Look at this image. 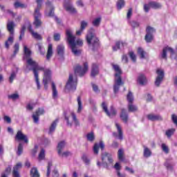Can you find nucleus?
<instances>
[{
  "instance_id": "e433bc0d",
  "label": "nucleus",
  "mask_w": 177,
  "mask_h": 177,
  "mask_svg": "<svg viewBox=\"0 0 177 177\" xmlns=\"http://www.w3.org/2000/svg\"><path fill=\"white\" fill-rule=\"evenodd\" d=\"M30 177H40L39 172L36 167H33L30 170Z\"/></svg>"
},
{
  "instance_id": "603ef678",
  "label": "nucleus",
  "mask_w": 177,
  "mask_h": 177,
  "mask_svg": "<svg viewBox=\"0 0 177 177\" xmlns=\"http://www.w3.org/2000/svg\"><path fill=\"white\" fill-rule=\"evenodd\" d=\"M153 38H154V36L153 35H146L145 39L146 42L150 43L151 42V41H153Z\"/></svg>"
},
{
  "instance_id": "412c9836",
  "label": "nucleus",
  "mask_w": 177,
  "mask_h": 177,
  "mask_svg": "<svg viewBox=\"0 0 177 177\" xmlns=\"http://www.w3.org/2000/svg\"><path fill=\"white\" fill-rule=\"evenodd\" d=\"M97 75H99V66H97L96 64H93L91 67V77H92V78H95V76Z\"/></svg>"
},
{
  "instance_id": "7c9ffc66",
  "label": "nucleus",
  "mask_w": 177,
  "mask_h": 177,
  "mask_svg": "<svg viewBox=\"0 0 177 177\" xmlns=\"http://www.w3.org/2000/svg\"><path fill=\"white\" fill-rule=\"evenodd\" d=\"M101 23H102V18L101 17H98L93 19L92 26H93V27H99Z\"/></svg>"
},
{
  "instance_id": "c03bdc74",
  "label": "nucleus",
  "mask_w": 177,
  "mask_h": 177,
  "mask_svg": "<svg viewBox=\"0 0 177 177\" xmlns=\"http://www.w3.org/2000/svg\"><path fill=\"white\" fill-rule=\"evenodd\" d=\"M165 166L168 171H172V169H174V166H172V164L171 163L169 160H166V162H165Z\"/></svg>"
},
{
  "instance_id": "ea45409f",
  "label": "nucleus",
  "mask_w": 177,
  "mask_h": 177,
  "mask_svg": "<svg viewBox=\"0 0 177 177\" xmlns=\"http://www.w3.org/2000/svg\"><path fill=\"white\" fill-rule=\"evenodd\" d=\"M146 35H153L154 34V32H156V30L154 28L151 27V26H147L146 28Z\"/></svg>"
},
{
  "instance_id": "c85d7f7f",
  "label": "nucleus",
  "mask_w": 177,
  "mask_h": 177,
  "mask_svg": "<svg viewBox=\"0 0 177 177\" xmlns=\"http://www.w3.org/2000/svg\"><path fill=\"white\" fill-rule=\"evenodd\" d=\"M58 121H59L58 120H55L51 124L50 129H49V131H48L49 135H52L55 132V130L56 129V127H57Z\"/></svg>"
},
{
  "instance_id": "338daca9",
  "label": "nucleus",
  "mask_w": 177,
  "mask_h": 177,
  "mask_svg": "<svg viewBox=\"0 0 177 177\" xmlns=\"http://www.w3.org/2000/svg\"><path fill=\"white\" fill-rule=\"evenodd\" d=\"M87 26H88V23L85 21H82L81 22L80 29H82V30L84 31V28H86Z\"/></svg>"
},
{
  "instance_id": "a211bd4d",
  "label": "nucleus",
  "mask_w": 177,
  "mask_h": 177,
  "mask_svg": "<svg viewBox=\"0 0 177 177\" xmlns=\"http://www.w3.org/2000/svg\"><path fill=\"white\" fill-rule=\"evenodd\" d=\"M28 30L29 32H30L33 38H35V39H38L39 41H41V39H42V37L41 36V35L34 32V30H32V26H31L30 24L28 26Z\"/></svg>"
},
{
  "instance_id": "f3484780",
  "label": "nucleus",
  "mask_w": 177,
  "mask_h": 177,
  "mask_svg": "<svg viewBox=\"0 0 177 177\" xmlns=\"http://www.w3.org/2000/svg\"><path fill=\"white\" fill-rule=\"evenodd\" d=\"M167 52H170L171 55H174L175 53V51L172 48L169 46L165 47L161 54L162 59H165V60H167Z\"/></svg>"
},
{
  "instance_id": "c9c22d12",
  "label": "nucleus",
  "mask_w": 177,
  "mask_h": 177,
  "mask_svg": "<svg viewBox=\"0 0 177 177\" xmlns=\"http://www.w3.org/2000/svg\"><path fill=\"white\" fill-rule=\"evenodd\" d=\"M52 85V91H53V99L57 98V89L56 88V84H55V82H51Z\"/></svg>"
},
{
  "instance_id": "0eeeda50",
  "label": "nucleus",
  "mask_w": 177,
  "mask_h": 177,
  "mask_svg": "<svg viewBox=\"0 0 177 177\" xmlns=\"http://www.w3.org/2000/svg\"><path fill=\"white\" fill-rule=\"evenodd\" d=\"M75 75H79V77H83V75L88 71V62L84 64V68L80 65H77L74 67Z\"/></svg>"
},
{
  "instance_id": "6ab92c4d",
  "label": "nucleus",
  "mask_w": 177,
  "mask_h": 177,
  "mask_svg": "<svg viewBox=\"0 0 177 177\" xmlns=\"http://www.w3.org/2000/svg\"><path fill=\"white\" fill-rule=\"evenodd\" d=\"M31 70L33 71V74L35 76V74H37V77H39L38 71H44V73H45V71H46L47 69H45V68L39 66L37 64L35 68H29V71H31Z\"/></svg>"
},
{
  "instance_id": "1a4fd4ad",
  "label": "nucleus",
  "mask_w": 177,
  "mask_h": 177,
  "mask_svg": "<svg viewBox=\"0 0 177 177\" xmlns=\"http://www.w3.org/2000/svg\"><path fill=\"white\" fill-rule=\"evenodd\" d=\"M52 79V71L49 69H46L44 71V78H43V84L44 85V88L48 90V84L50 82V80Z\"/></svg>"
},
{
  "instance_id": "cd10ccee",
  "label": "nucleus",
  "mask_w": 177,
  "mask_h": 177,
  "mask_svg": "<svg viewBox=\"0 0 177 177\" xmlns=\"http://www.w3.org/2000/svg\"><path fill=\"white\" fill-rule=\"evenodd\" d=\"M26 63L28 64V66H26V68H28V66H30V67H32V68H35L37 64H38V63H37V62L34 61V59H32V58H29V59H26Z\"/></svg>"
},
{
  "instance_id": "680f3d73",
  "label": "nucleus",
  "mask_w": 177,
  "mask_h": 177,
  "mask_svg": "<svg viewBox=\"0 0 177 177\" xmlns=\"http://www.w3.org/2000/svg\"><path fill=\"white\" fill-rule=\"evenodd\" d=\"M175 129H169L166 131V135L168 138H171L172 136V134L174 133Z\"/></svg>"
},
{
  "instance_id": "423d86ee",
  "label": "nucleus",
  "mask_w": 177,
  "mask_h": 177,
  "mask_svg": "<svg viewBox=\"0 0 177 177\" xmlns=\"http://www.w3.org/2000/svg\"><path fill=\"white\" fill-rule=\"evenodd\" d=\"M77 77L74 79L73 74H70L66 86V89L71 92H74L77 89Z\"/></svg>"
},
{
  "instance_id": "0e129e2a",
  "label": "nucleus",
  "mask_w": 177,
  "mask_h": 177,
  "mask_svg": "<svg viewBox=\"0 0 177 177\" xmlns=\"http://www.w3.org/2000/svg\"><path fill=\"white\" fill-rule=\"evenodd\" d=\"M8 99H12V100H16L19 99V94L14 93L8 95Z\"/></svg>"
},
{
  "instance_id": "5fc2aeb1",
  "label": "nucleus",
  "mask_w": 177,
  "mask_h": 177,
  "mask_svg": "<svg viewBox=\"0 0 177 177\" xmlns=\"http://www.w3.org/2000/svg\"><path fill=\"white\" fill-rule=\"evenodd\" d=\"M14 53L13 55H12V57H15L17 53H19V43H16L14 46Z\"/></svg>"
},
{
  "instance_id": "aec40b11",
  "label": "nucleus",
  "mask_w": 177,
  "mask_h": 177,
  "mask_svg": "<svg viewBox=\"0 0 177 177\" xmlns=\"http://www.w3.org/2000/svg\"><path fill=\"white\" fill-rule=\"evenodd\" d=\"M99 147H100L102 150H104V143L103 142V141L100 142V144L95 143L94 145V147H93L94 154H99Z\"/></svg>"
},
{
  "instance_id": "5701e85b",
  "label": "nucleus",
  "mask_w": 177,
  "mask_h": 177,
  "mask_svg": "<svg viewBox=\"0 0 177 177\" xmlns=\"http://www.w3.org/2000/svg\"><path fill=\"white\" fill-rule=\"evenodd\" d=\"M147 118L150 121H162V117L160 115L149 114Z\"/></svg>"
},
{
  "instance_id": "7ed1b4c3",
  "label": "nucleus",
  "mask_w": 177,
  "mask_h": 177,
  "mask_svg": "<svg viewBox=\"0 0 177 177\" xmlns=\"http://www.w3.org/2000/svg\"><path fill=\"white\" fill-rule=\"evenodd\" d=\"M111 66L113 70L115 71V80L113 84V92L114 93H118L120 91V88L124 85V82L122 81V78L121 77V74H122V71L121 68H120V66L111 64Z\"/></svg>"
},
{
  "instance_id": "b1692460",
  "label": "nucleus",
  "mask_w": 177,
  "mask_h": 177,
  "mask_svg": "<svg viewBox=\"0 0 177 177\" xmlns=\"http://www.w3.org/2000/svg\"><path fill=\"white\" fill-rule=\"evenodd\" d=\"M24 59L27 60L28 59H31V50L27 48V46H24Z\"/></svg>"
},
{
  "instance_id": "49530a36",
  "label": "nucleus",
  "mask_w": 177,
  "mask_h": 177,
  "mask_svg": "<svg viewBox=\"0 0 177 177\" xmlns=\"http://www.w3.org/2000/svg\"><path fill=\"white\" fill-rule=\"evenodd\" d=\"M71 116L73 118V122H74L75 127H80V122L78 121V119H77V115H75V113L72 112Z\"/></svg>"
},
{
  "instance_id": "e2e57ef3",
  "label": "nucleus",
  "mask_w": 177,
  "mask_h": 177,
  "mask_svg": "<svg viewBox=\"0 0 177 177\" xmlns=\"http://www.w3.org/2000/svg\"><path fill=\"white\" fill-rule=\"evenodd\" d=\"M129 55L131 60L133 62V63H135L136 62V55L135 53L133 51H131L129 53Z\"/></svg>"
},
{
  "instance_id": "393cba45",
  "label": "nucleus",
  "mask_w": 177,
  "mask_h": 177,
  "mask_svg": "<svg viewBox=\"0 0 177 177\" xmlns=\"http://www.w3.org/2000/svg\"><path fill=\"white\" fill-rule=\"evenodd\" d=\"M53 55V46L52 44H48L47 54H46V59L50 60V57Z\"/></svg>"
},
{
  "instance_id": "4468645a",
  "label": "nucleus",
  "mask_w": 177,
  "mask_h": 177,
  "mask_svg": "<svg viewBox=\"0 0 177 177\" xmlns=\"http://www.w3.org/2000/svg\"><path fill=\"white\" fill-rule=\"evenodd\" d=\"M16 140L24 141V143H28V138L21 131H18L15 136Z\"/></svg>"
},
{
  "instance_id": "9b49d317",
  "label": "nucleus",
  "mask_w": 177,
  "mask_h": 177,
  "mask_svg": "<svg viewBox=\"0 0 177 177\" xmlns=\"http://www.w3.org/2000/svg\"><path fill=\"white\" fill-rule=\"evenodd\" d=\"M64 8L68 13H71V15H75V13H77V9H75L73 6L71 0H66L64 1Z\"/></svg>"
},
{
  "instance_id": "37998d69",
  "label": "nucleus",
  "mask_w": 177,
  "mask_h": 177,
  "mask_svg": "<svg viewBox=\"0 0 177 177\" xmlns=\"http://www.w3.org/2000/svg\"><path fill=\"white\" fill-rule=\"evenodd\" d=\"M58 156H59V157H68L70 156H72L71 152H70L69 151H61L60 153H58Z\"/></svg>"
},
{
  "instance_id": "2eb2a0df",
  "label": "nucleus",
  "mask_w": 177,
  "mask_h": 177,
  "mask_svg": "<svg viewBox=\"0 0 177 177\" xmlns=\"http://www.w3.org/2000/svg\"><path fill=\"white\" fill-rule=\"evenodd\" d=\"M44 113H45V111L44 110V109L39 108L38 109V110L35 111V113L32 115V117L35 124H38V122L39 121V115H42Z\"/></svg>"
},
{
  "instance_id": "13d9d810",
  "label": "nucleus",
  "mask_w": 177,
  "mask_h": 177,
  "mask_svg": "<svg viewBox=\"0 0 177 177\" xmlns=\"http://www.w3.org/2000/svg\"><path fill=\"white\" fill-rule=\"evenodd\" d=\"M35 82L37 86V89L39 90L41 89V84L39 83V76H37V73H35Z\"/></svg>"
},
{
  "instance_id": "09e8293b",
  "label": "nucleus",
  "mask_w": 177,
  "mask_h": 177,
  "mask_svg": "<svg viewBox=\"0 0 177 177\" xmlns=\"http://www.w3.org/2000/svg\"><path fill=\"white\" fill-rule=\"evenodd\" d=\"M118 157L120 161H123L124 160V150H122V149L118 150Z\"/></svg>"
},
{
  "instance_id": "473e14b6",
  "label": "nucleus",
  "mask_w": 177,
  "mask_h": 177,
  "mask_svg": "<svg viewBox=\"0 0 177 177\" xmlns=\"http://www.w3.org/2000/svg\"><path fill=\"white\" fill-rule=\"evenodd\" d=\"M128 111L129 113H135L136 111H138V106L134 105L133 102H131L128 104Z\"/></svg>"
},
{
  "instance_id": "8fccbe9b",
  "label": "nucleus",
  "mask_w": 177,
  "mask_h": 177,
  "mask_svg": "<svg viewBox=\"0 0 177 177\" xmlns=\"http://www.w3.org/2000/svg\"><path fill=\"white\" fill-rule=\"evenodd\" d=\"M78 109L77 113H81L82 110V102H81V97H77Z\"/></svg>"
},
{
  "instance_id": "4d7b16f0",
  "label": "nucleus",
  "mask_w": 177,
  "mask_h": 177,
  "mask_svg": "<svg viewBox=\"0 0 177 177\" xmlns=\"http://www.w3.org/2000/svg\"><path fill=\"white\" fill-rule=\"evenodd\" d=\"M129 23L131 26V27H133V28H136L140 26L139 22H137L136 21H129Z\"/></svg>"
},
{
  "instance_id": "4c0bfd02",
  "label": "nucleus",
  "mask_w": 177,
  "mask_h": 177,
  "mask_svg": "<svg viewBox=\"0 0 177 177\" xmlns=\"http://www.w3.org/2000/svg\"><path fill=\"white\" fill-rule=\"evenodd\" d=\"M117 9L118 10H121L122 8H124V6H125V1L124 0H118L117 1Z\"/></svg>"
},
{
  "instance_id": "ddd939ff",
  "label": "nucleus",
  "mask_w": 177,
  "mask_h": 177,
  "mask_svg": "<svg viewBox=\"0 0 177 177\" xmlns=\"http://www.w3.org/2000/svg\"><path fill=\"white\" fill-rule=\"evenodd\" d=\"M115 127L118 129V133L113 132V136L116 139H119V140H122V139H124V133H122V129H121V126H120L118 123H115Z\"/></svg>"
},
{
  "instance_id": "3c124183",
  "label": "nucleus",
  "mask_w": 177,
  "mask_h": 177,
  "mask_svg": "<svg viewBox=\"0 0 177 177\" xmlns=\"http://www.w3.org/2000/svg\"><path fill=\"white\" fill-rule=\"evenodd\" d=\"M133 10L132 8H130L127 13V19L129 21L131 20V17H132Z\"/></svg>"
},
{
  "instance_id": "6e6552de",
  "label": "nucleus",
  "mask_w": 177,
  "mask_h": 177,
  "mask_svg": "<svg viewBox=\"0 0 177 177\" xmlns=\"http://www.w3.org/2000/svg\"><path fill=\"white\" fill-rule=\"evenodd\" d=\"M156 78L155 80V86L158 87L160 86V85H161V82H162V81H164V77H165V73H164V70L162 69H157L156 70Z\"/></svg>"
},
{
  "instance_id": "f8f14e48",
  "label": "nucleus",
  "mask_w": 177,
  "mask_h": 177,
  "mask_svg": "<svg viewBox=\"0 0 177 177\" xmlns=\"http://www.w3.org/2000/svg\"><path fill=\"white\" fill-rule=\"evenodd\" d=\"M102 107L108 117H114L117 115V111H115L114 107L111 106L110 110L109 111L107 109V104H106V102H104L102 103Z\"/></svg>"
},
{
  "instance_id": "6e6d98bb",
  "label": "nucleus",
  "mask_w": 177,
  "mask_h": 177,
  "mask_svg": "<svg viewBox=\"0 0 177 177\" xmlns=\"http://www.w3.org/2000/svg\"><path fill=\"white\" fill-rule=\"evenodd\" d=\"M138 53L140 57V59H145V50H143V48H138Z\"/></svg>"
},
{
  "instance_id": "de8ad7c7",
  "label": "nucleus",
  "mask_w": 177,
  "mask_h": 177,
  "mask_svg": "<svg viewBox=\"0 0 177 177\" xmlns=\"http://www.w3.org/2000/svg\"><path fill=\"white\" fill-rule=\"evenodd\" d=\"M124 45H127V44L117 41L115 46L113 47V50H118V49H120V46H124Z\"/></svg>"
},
{
  "instance_id": "72a5a7b5",
  "label": "nucleus",
  "mask_w": 177,
  "mask_h": 177,
  "mask_svg": "<svg viewBox=\"0 0 177 177\" xmlns=\"http://www.w3.org/2000/svg\"><path fill=\"white\" fill-rule=\"evenodd\" d=\"M138 81L140 85H145V84L147 82V79H146V76L144 75H140L138 77Z\"/></svg>"
},
{
  "instance_id": "20e7f679",
  "label": "nucleus",
  "mask_w": 177,
  "mask_h": 177,
  "mask_svg": "<svg viewBox=\"0 0 177 177\" xmlns=\"http://www.w3.org/2000/svg\"><path fill=\"white\" fill-rule=\"evenodd\" d=\"M15 26L13 21H8L7 23V30L10 32V36L5 42V48H6V49H9L10 45H12L15 41Z\"/></svg>"
},
{
  "instance_id": "dca6fc26",
  "label": "nucleus",
  "mask_w": 177,
  "mask_h": 177,
  "mask_svg": "<svg viewBox=\"0 0 177 177\" xmlns=\"http://www.w3.org/2000/svg\"><path fill=\"white\" fill-rule=\"evenodd\" d=\"M46 5L47 9H50V12L46 16H48V17H53V16H55V7L52 5V2L50 1H47Z\"/></svg>"
},
{
  "instance_id": "58836bf2",
  "label": "nucleus",
  "mask_w": 177,
  "mask_h": 177,
  "mask_svg": "<svg viewBox=\"0 0 177 177\" xmlns=\"http://www.w3.org/2000/svg\"><path fill=\"white\" fill-rule=\"evenodd\" d=\"M95 133L93 131H91L86 135V139L88 142H93L95 140Z\"/></svg>"
},
{
  "instance_id": "39448f33",
  "label": "nucleus",
  "mask_w": 177,
  "mask_h": 177,
  "mask_svg": "<svg viewBox=\"0 0 177 177\" xmlns=\"http://www.w3.org/2000/svg\"><path fill=\"white\" fill-rule=\"evenodd\" d=\"M37 7L35 10V21L33 24L35 26L36 28H38V27H41V26H42V21H41V12H39V10L42 6V0H37Z\"/></svg>"
},
{
  "instance_id": "f704fd0d",
  "label": "nucleus",
  "mask_w": 177,
  "mask_h": 177,
  "mask_svg": "<svg viewBox=\"0 0 177 177\" xmlns=\"http://www.w3.org/2000/svg\"><path fill=\"white\" fill-rule=\"evenodd\" d=\"M14 8L15 9H19V8H21V9H26L27 8V5L26 4H24L23 3H21L19 1H16L15 3H14Z\"/></svg>"
},
{
  "instance_id": "69168bd1",
  "label": "nucleus",
  "mask_w": 177,
  "mask_h": 177,
  "mask_svg": "<svg viewBox=\"0 0 177 177\" xmlns=\"http://www.w3.org/2000/svg\"><path fill=\"white\" fill-rule=\"evenodd\" d=\"M82 159L84 161V162H85V164H86V165H88L89 164V162H91V160H89V159L88 158V156H86V155H83L82 157Z\"/></svg>"
},
{
  "instance_id": "bf43d9fd",
  "label": "nucleus",
  "mask_w": 177,
  "mask_h": 177,
  "mask_svg": "<svg viewBox=\"0 0 177 177\" xmlns=\"http://www.w3.org/2000/svg\"><path fill=\"white\" fill-rule=\"evenodd\" d=\"M45 158V149H41L39 153V160H44Z\"/></svg>"
},
{
  "instance_id": "bb28decb",
  "label": "nucleus",
  "mask_w": 177,
  "mask_h": 177,
  "mask_svg": "<svg viewBox=\"0 0 177 177\" xmlns=\"http://www.w3.org/2000/svg\"><path fill=\"white\" fill-rule=\"evenodd\" d=\"M149 6H150V8H152V9H161L162 7L161 3L157 1H149Z\"/></svg>"
},
{
  "instance_id": "f257e3e1",
  "label": "nucleus",
  "mask_w": 177,
  "mask_h": 177,
  "mask_svg": "<svg viewBox=\"0 0 177 177\" xmlns=\"http://www.w3.org/2000/svg\"><path fill=\"white\" fill-rule=\"evenodd\" d=\"M66 38L73 55L80 56L82 51L77 46L84 45L82 40L81 39L75 40V36L73 35V32L70 29L66 30Z\"/></svg>"
},
{
  "instance_id": "a19ab883",
  "label": "nucleus",
  "mask_w": 177,
  "mask_h": 177,
  "mask_svg": "<svg viewBox=\"0 0 177 177\" xmlns=\"http://www.w3.org/2000/svg\"><path fill=\"white\" fill-rule=\"evenodd\" d=\"M150 156H151V151H150L149 148L144 147V157L149 158Z\"/></svg>"
},
{
  "instance_id": "a878e982",
  "label": "nucleus",
  "mask_w": 177,
  "mask_h": 177,
  "mask_svg": "<svg viewBox=\"0 0 177 177\" xmlns=\"http://www.w3.org/2000/svg\"><path fill=\"white\" fill-rule=\"evenodd\" d=\"M120 118L122 121L127 124L128 122V113H127V110L122 109L120 113Z\"/></svg>"
},
{
  "instance_id": "774afa93",
  "label": "nucleus",
  "mask_w": 177,
  "mask_h": 177,
  "mask_svg": "<svg viewBox=\"0 0 177 177\" xmlns=\"http://www.w3.org/2000/svg\"><path fill=\"white\" fill-rule=\"evenodd\" d=\"M171 120H172L174 124H175V125H176V127H177V115L175 114H173L171 115Z\"/></svg>"
},
{
  "instance_id": "864d4df0",
  "label": "nucleus",
  "mask_w": 177,
  "mask_h": 177,
  "mask_svg": "<svg viewBox=\"0 0 177 177\" xmlns=\"http://www.w3.org/2000/svg\"><path fill=\"white\" fill-rule=\"evenodd\" d=\"M22 153H23V144L19 143L18 145L17 154V156H21Z\"/></svg>"
},
{
  "instance_id": "79ce46f5",
  "label": "nucleus",
  "mask_w": 177,
  "mask_h": 177,
  "mask_svg": "<svg viewBox=\"0 0 177 177\" xmlns=\"http://www.w3.org/2000/svg\"><path fill=\"white\" fill-rule=\"evenodd\" d=\"M127 100L129 104L133 103V94H132V92L129 91L127 95Z\"/></svg>"
},
{
  "instance_id": "9d476101",
  "label": "nucleus",
  "mask_w": 177,
  "mask_h": 177,
  "mask_svg": "<svg viewBox=\"0 0 177 177\" xmlns=\"http://www.w3.org/2000/svg\"><path fill=\"white\" fill-rule=\"evenodd\" d=\"M102 160L104 168H109V164L113 163V158L111 157V154L107 152L102 153Z\"/></svg>"
},
{
  "instance_id": "4be33fe9",
  "label": "nucleus",
  "mask_w": 177,
  "mask_h": 177,
  "mask_svg": "<svg viewBox=\"0 0 177 177\" xmlns=\"http://www.w3.org/2000/svg\"><path fill=\"white\" fill-rule=\"evenodd\" d=\"M21 168V163L19 162L13 167L12 176L13 177H20V173L19 170Z\"/></svg>"
},
{
  "instance_id": "a18cd8bd",
  "label": "nucleus",
  "mask_w": 177,
  "mask_h": 177,
  "mask_svg": "<svg viewBox=\"0 0 177 177\" xmlns=\"http://www.w3.org/2000/svg\"><path fill=\"white\" fill-rule=\"evenodd\" d=\"M26 25H23L21 28V31H20V35L19 37V41H21L23 39V37H24V34L26 32Z\"/></svg>"
},
{
  "instance_id": "2f4dec72",
  "label": "nucleus",
  "mask_w": 177,
  "mask_h": 177,
  "mask_svg": "<svg viewBox=\"0 0 177 177\" xmlns=\"http://www.w3.org/2000/svg\"><path fill=\"white\" fill-rule=\"evenodd\" d=\"M57 53L59 56H63L64 55V45L59 44L57 46Z\"/></svg>"
},
{
  "instance_id": "c756f323",
  "label": "nucleus",
  "mask_w": 177,
  "mask_h": 177,
  "mask_svg": "<svg viewBox=\"0 0 177 177\" xmlns=\"http://www.w3.org/2000/svg\"><path fill=\"white\" fill-rule=\"evenodd\" d=\"M64 147H66V141L62 140L59 142L57 147V153H59L63 151V149H64Z\"/></svg>"
},
{
  "instance_id": "052dcab7",
  "label": "nucleus",
  "mask_w": 177,
  "mask_h": 177,
  "mask_svg": "<svg viewBox=\"0 0 177 177\" xmlns=\"http://www.w3.org/2000/svg\"><path fill=\"white\" fill-rule=\"evenodd\" d=\"M52 167V162H48L47 166V174L46 176L49 177L50 176V168Z\"/></svg>"
},
{
  "instance_id": "f03ea898",
  "label": "nucleus",
  "mask_w": 177,
  "mask_h": 177,
  "mask_svg": "<svg viewBox=\"0 0 177 177\" xmlns=\"http://www.w3.org/2000/svg\"><path fill=\"white\" fill-rule=\"evenodd\" d=\"M86 41L90 50L96 52L100 48V41L99 38L95 35V30L93 28H91L86 36Z\"/></svg>"
}]
</instances>
